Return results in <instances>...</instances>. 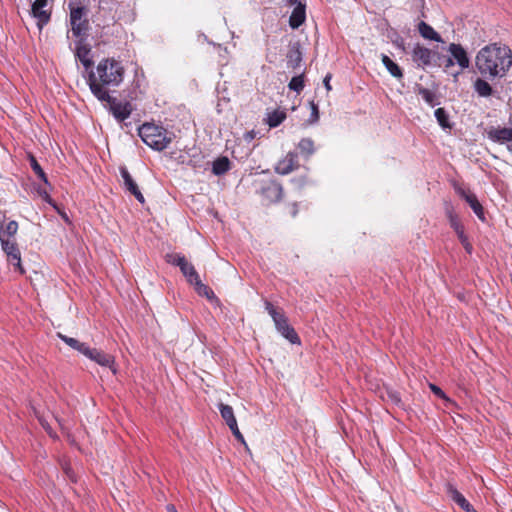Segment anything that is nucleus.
<instances>
[{
	"mask_svg": "<svg viewBox=\"0 0 512 512\" xmlns=\"http://www.w3.org/2000/svg\"><path fill=\"white\" fill-rule=\"evenodd\" d=\"M475 66L482 77L489 80L501 79L512 66V51L504 44H488L477 52Z\"/></svg>",
	"mask_w": 512,
	"mask_h": 512,
	"instance_id": "nucleus-1",
	"label": "nucleus"
},
{
	"mask_svg": "<svg viewBox=\"0 0 512 512\" xmlns=\"http://www.w3.org/2000/svg\"><path fill=\"white\" fill-rule=\"evenodd\" d=\"M125 69L120 61L114 58L101 60L96 71L89 74L88 84L92 94L98 100H109L110 87H118L124 78Z\"/></svg>",
	"mask_w": 512,
	"mask_h": 512,
	"instance_id": "nucleus-2",
	"label": "nucleus"
},
{
	"mask_svg": "<svg viewBox=\"0 0 512 512\" xmlns=\"http://www.w3.org/2000/svg\"><path fill=\"white\" fill-rule=\"evenodd\" d=\"M138 134L146 145L157 151L167 148L173 139V133L150 123L143 124Z\"/></svg>",
	"mask_w": 512,
	"mask_h": 512,
	"instance_id": "nucleus-3",
	"label": "nucleus"
},
{
	"mask_svg": "<svg viewBox=\"0 0 512 512\" xmlns=\"http://www.w3.org/2000/svg\"><path fill=\"white\" fill-rule=\"evenodd\" d=\"M266 310L272 317L277 331L292 344L300 343L294 328L288 323L287 317L281 310L276 309L270 302L265 303Z\"/></svg>",
	"mask_w": 512,
	"mask_h": 512,
	"instance_id": "nucleus-4",
	"label": "nucleus"
},
{
	"mask_svg": "<svg viewBox=\"0 0 512 512\" xmlns=\"http://www.w3.org/2000/svg\"><path fill=\"white\" fill-rule=\"evenodd\" d=\"M69 7L72 33L74 36L82 38L86 35L89 27L86 9L84 7H72L71 4H69Z\"/></svg>",
	"mask_w": 512,
	"mask_h": 512,
	"instance_id": "nucleus-5",
	"label": "nucleus"
},
{
	"mask_svg": "<svg viewBox=\"0 0 512 512\" xmlns=\"http://www.w3.org/2000/svg\"><path fill=\"white\" fill-rule=\"evenodd\" d=\"M1 241V246L3 251L6 253L9 262L18 269L20 273H24V270L21 266V257L19 249L14 242L13 239H3Z\"/></svg>",
	"mask_w": 512,
	"mask_h": 512,
	"instance_id": "nucleus-6",
	"label": "nucleus"
},
{
	"mask_svg": "<svg viewBox=\"0 0 512 512\" xmlns=\"http://www.w3.org/2000/svg\"><path fill=\"white\" fill-rule=\"evenodd\" d=\"M488 138L496 143L505 144L512 152V128H490L487 131Z\"/></svg>",
	"mask_w": 512,
	"mask_h": 512,
	"instance_id": "nucleus-7",
	"label": "nucleus"
},
{
	"mask_svg": "<svg viewBox=\"0 0 512 512\" xmlns=\"http://www.w3.org/2000/svg\"><path fill=\"white\" fill-rule=\"evenodd\" d=\"M101 101L109 103L110 110L118 121H124L130 116L132 112V106L129 102H118L115 98L111 96L109 100Z\"/></svg>",
	"mask_w": 512,
	"mask_h": 512,
	"instance_id": "nucleus-8",
	"label": "nucleus"
},
{
	"mask_svg": "<svg viewBox=\"0 0 512 512\" xmlns=\"http://www.w3.org/2000/svg\"><path fill=\"white\" fill-rule=\"evenodd\" d=\"M448 52L450 53L454 62L458 64V66L462 70L467 69L469 67L470 60L468 54L460 44L451 43L448 47Z\"/></svg>",
	"mask_w": 512,
	"mask_h": 512,
	"instance_id": "nucleus-9",
	"label": "nucleus"
},
{
	"mask_svg": "<svg viewBox=\"0 0 512 512\" xmlns=\"http://www.w3.org/2000/svg\"><path fill=\"white\" fill-rule=\"evenodd\" d=\"M120 174L123 179L126 190L133 194L140 203H144V196L141 193L137 183L133 180L132 176L128 172V170L125 167H121Z\"/></svg>",
	"mask_w": 512,
	"mask_h": 512,
	"instance_id": "nucleus-10",
	"label": "nucleus"
},
{
	"mask_svg": "<svg viewBox=\"0 0 512 512\" xmlns=\"http://www.w3.org/2000/svg\"><path fill=\"white\" fill-rule=\"evenodd\" d=\"M298 167L297 154L294 152H289L282 160H280L276 167L275 171L278 174L286 175L295 170Z\"/></svg>",
	"mask_w": 512,
	"mask_h": 512,
	"instance_id": "nucleus-11",
	"label": "nucleus"
},
{
	"mask_svg": "<svg viewBox=\"0 0 512 512\" xmlns=\"http://www.w3.org/2000/svg\"><path fill=\"white\" fill-rule=\"evenodd\" d=\"M88 359L96 362L102 367H107L112 370L113 373L116 372L114 368V357L110 354H107L103 351L93 348L91 350V355L87 357Z\"/></svg>",
	"mask_w": 512,
	"mask_h": 512,
	"instance_id": "nucleus-12",
	"label": "nucleus"
},
{
	"mask_svg": "<svg viewBox=\"0 0 512 512\" xmlns=\"http://www.w3.org/2000/svg\"><path fill=\"white\" fill-rule=\"evenodd\" d=\"M457 192L459 193V195L461 197H463L466 200V202L469 204V206L474 211V213L477 215V217L480 220L484 221L485 220L484 210H483L482 205L478 201L477 197L473 193L467 192L466 190H464L462 188H458Z\"/></svg>",
	"mask_w": 512,
	"mask_h": 512,
	"instance_id": "nucleus-13",
	"label": "nucleus"
},
{
	"mask_svg": "<svg viewBox=\"0 0 512 512\" xmlns=\"http://www.w3.org/2000/svg\"><path fill=\"white\" fill-rule=\"evenodd\" d=\"M47 1L48 0H35V2L32 4V14L38 20L37 24L39 28H42V26L46 24L50 18V14L47 10H45Z\"/></svg>",
	"mask_w": 512,
	"mask_h": 512,
	"instance_id": "nucleus-14",
	"label": "nucleus"
},
{
	"mask_svg": "<svg viewBox=\"0 0 512 512\" xmlns=\"http://www.w3.org/2000/svg\"><path fill=\"white\" fill-rule=\"evenodd\" d=\"M412 58L418 66H428L431 64L433 53L430 49L417 45L413 49Z\"/></svg>",
	"mask_w": 512,
	"mask_h": 512,
	"instance_id": "nucleus-15",
	"label": "nucleus"
},
{
	"mask_svg": "<svg viewBox=\"0 0 512 512\" xmlns=\"http://www.w3.org/2000/svg\"><path fill=\"white\" fill-rule=\"evenodd\" d=\"M263 195L270 202H277L282 199L283 187L280 183L271 181L265 188H263Z\"/></svg>",
	"mask_w": 512,
	"mask_h": 512,
	"instance_id": "nucleus-16",
	"label": "nucleus"
},
{
	"mask_svg": "<svg viewBox=\"0 0 512 512\" xmlns=\"http://www.w3.org/2000/svg\"><path fill=\"white\" fill-rule=\"evenodd\" d=\"M305 21V6L301 3H298V5L295 6L290 19L289 24L292 28H298L303 24Z\"/></svg>",
	"mask_w": 512,
	"mask_h": 512,
	"instance_id": "nucleus-17",
	"label": "nucleus"
},
{
	"mask_svg": "<svg viewBox=\"0 0 512 512\" xmlns=\"http://www.w3.org/2000/svg\"><path fill=\"white\" fill-rule=\"evenodd\" d=\"M90 48L82 43V39L79 41L76 47V58L86 67L89 68L92 65V61L89 57Z\"/></svg>",
	"mask_w": 512,
	"mask_h": 512,
	"instance_id": "nucleus-18",
	"label": "nucleus"
},
{
	"mask_svg": "<svg viewBox=\"0 0 512 512\" xmlns=\"http://www.w3.org/2000/svg\"><path fill=\"white\" fill-rule=\"evenodd\" d=\"M381 61L387 71L395 78L401 79L403 77L402 69L392 61L386 54H381Z\"/></svg>",
	"mask_w": 512,
	"mask_h": 512,
	"instance_id": "nucleus-19",
	"label": "nucleus"
},
{
	"mask_svg": "<svg viewBox=\"0 0 512 512\" xmlns=\"http://www.w3.org/2000/svg\"><path fill=\"white\" fill-rule=\"evenodd\" d=\"M418 30L423 38L442 42L440 35L427 23L423 21L420 22L418 25Z\"/></svg>",
	"mask_w": 512,
	"mask_h": 512,
	"instance_id": "nucleus-20",
	"label": "nucleus"
},
{
	"mask_svg": "<svg viewBox=\"0 0 512 512\" xmlns=\"http://www.w3.org/2000/svg\"><path fill=\"white\" fill-rule=\"evenodd\" d=\"M488 79L482 77L477 78L474 82V89L479 96L488 97L492 94V87L487 81Z\"/></svg>",
	"mask_w": 512,
	"mask_h": 512,
	"instance_id": "nucleus-21",
	"label": "nucleus"
},
{
	"mask_svg": "<svg viewBox=\"0 0 512 512\" xmlns=\"http://www.w3.org/2000/svg\"><path fill=\"white\" fill-rule=\"evenodd\" d=\"M18 230V223L10 221L6 225L0 226V240L13 239Z\"/></svg>",
	"mask_w": 512,
	"mask_h": 512,
	"instance_id": "nucleus-22",
	"label": "nucleus"
},
{
	"mask_svg": "<svg viewBox=\"0 0 512 512\" xmlns=\"http://www.w3.org/2000/svg\"><path fill=\"white\" fill-rule=\"evenodd\" d=\"M451 226L453 227V229L457 233V235H458L461 243L463 244L465 250L468 253H471L472 252V245L469 243L466 235L464 234L463 227L460 225V223L458 221H456L453 218L451 219Z\"/></svg>",
	"mask_w": 512,
	"mask_h": 512,
	"instance_id": "nucleus-23",
	"label": "nucleus"
},
{
	"mask_svg": "<svg viewBox=\"0 0 512 512\" xmlns=\"http://www.w3.org/2000/svg\"><path fill=\"white\" fill-rule=\"evenodd\" d=\"M219 410H220L222 418L225 420L228 427L234 426L237 423L236 418L234 416L233 409L231 406L221 403L219 405Z\"/></svg>",
	"mask_w": 512,
	"mask_h": 512,
	"instance_id": "nucleus-24",
	"label": "nucleus"
},
{
	"mask_svg": "<svg viewBox=\"0 0 512 512\" xmlns=\"http://www.w3.org/2000/svg\"><path fill=\"white\" fill-rule=\"evenodd\" d=\"M230 169V161L227 157H220L213 162L212 171L215 175H222Z\"/></svg>",
	"mask_w": 512,
	"mask_h": 512,
	"instance_id": "nucleus-25",
	"label": "nucleus"
},
{
	"mask_svg": "<svg viewBox=\"0 0 512 512\" xmlns=\"http://www.w3.org/2000/svg\"><path fill=\"white\" fill-rule=\"evenodd\" d=\"M182 274L187 278L189 283H193V281L199 277L197 271L194 266L185 259L183 264L179 266Z\"/></svg>",
	"mask_w": 512,
	"mask_h": 512,
	"instance_id": "nucleus-26",
	"label": "nucleus"
},
{
	"mask_svg": "<svg viewBox=\"0 0 512 512\" xmlns=\"http://www.w3.org/2000/svg\"><path fill=\"white\" fill-rule=\"evenodd\" d=\"M418 94L422 97V99L430 106L434 107L439 104L437 96L434 92L430 91L427 88L419 87Z\"/></svg>",
	"mask_w": 512,
	"mask_h": 512,
	"instance_id": "nucleus-27",
	"label": "nucleus"
},
{
	"mask_svg": "<svg viewBox=\"0 0 512 512\" xmlns=\"http://www.w3.org/2000/svg\"><path fill=\"white\" fill-rule=\"evenodd\" d=\"M192 284L195 286V289L199 295L205 296L209 299L214 296L213 291L207 285L202 283L199 277L196 278Z\"/></svg>",
	"mask_w": 512,
	"mask_h": 512,
	"instance_id": "nucleus-28",
	"label": "nucleus"
},
{
	"mask_svg": "<svg viewBox=\"0 0 512 512\" xmlns=\"http://www.w3.org/2000/svg\"><path fill=\"white\" fill-rule=\"evenodd\" d=\"M286 118V113L283 111H273L268 115V124L270 127H277Z\"/></svg>",
	"mask_w": 512,
	"mask_h": 512,
	"instance_id": "nucleus-29",
	"label": "nucleus"
},
{
	"mask_svg": "<svg viewBox=\"0 0 512 512\" xmlns=\"http://www.w3.org/2000/svg\"><path fill=\"white\" fill-rule=\"evenodd\" d=\"M298 148L300 149L302 154H306L307 156H310L314 153V142L310 138H303L299 144Z\"/></svg>",
	"mask_w": 512,
	"mask_h": 512,
	"instance_id": "nucleus-30",
	"label": "nucleus"
},
{
	"mask_svg": "<svg viewBox=\"0 0 512 512\" xmlns=\"http://www.w3.org/2000/svg\"><path fill=\"white\" fill-rule=\"evenodd\" d=\"M287 57H288V62H287L288 66L292 67V68H296L302 60V55H301V52L299 51V49L290 50Z\"/></svg>",
	"mask_w": 512,
	"mask_h": 512,
	"instance_id": "nucleus-31",
	"label": "nucleus"
},
{
	"mask_svg": "<svg viewBox=\"0 0 512 512\" xmlns=\"http://www.w3.org/2000/svg\"><path fill=\"white\" fill-rule=\"evenodd\" d=\"M435 117L441 127H443V128L450 127L448 115L443 108H438L435 110Z\"/></svg>",
	"mask_w": 512,
	"mask_h": 512,
	"instance_id": "nucleus-32",
	"label": "nucleus"
},
{
	"mask_svg": "<svg viewBox=\"0 0 512 512\" xmlns=\"http://www.w3.org/2000/svg\"><path fill=\"white\" fill-rule=\"evenodd\" d=\"M289 88L293 91H296V92H300L303 90L304 88V79H303V75H298V76H294L290 83H289Z\"/></svg>",
	"mask_w": 512,
	"mask_h": 512,
	"instance_id": "nucleus-33",
	"label": "nucleus"
},
{
	"mask_svg": "<svg viewBox=\"0 0 512 512\" xmlns=\"http://www.w3.org/2000/svg\"><path fill=\"white\" fill-rule=\"evenodd\" d=\"M448 494L449 496L451 497V499L457 503L459 506H461L462 504H464V502H466L467 500L465 499V497L457 490L455 489L454 487L452 486H449L448 487Z\"/></svg>",
	"mask_w": 512,
	"mask_h": 512,
	"instance_id": "nucleus-34",
	"label": "nucleus"
},
{
	"mask_svg": "<svg viewBox=\"0 0 512 512\" xmlns=\"http://www.w3.org/2000/svg\"><path fill=\"white\" fill-rule=\"evenodd\" d=\"M31 167L33 169V171L37 174V176L44 181V183H48L47 181V177H46V174L44 173L43 169L41 168V166L38 164V162L36 161V159L34 157H31Z\"/></svg>",
	"mask_w": 512,
	"mask_h": 512,
	"instance_id": "nucleus-35",
	"label": "nucleus"
},
{
	"mask_svg": "<svg viewBox=\"0 0 512 512\" xmlns=\"http://www.w3.org/2000/svg\"><path fill=\"white\" fill-rule=\"evenodd\" d=\"M230 430L232 431L233 435L236 437L237 440H239L245 447V450L248 452V453H251L250 451V448L248 447L243 435L241 434V432L239 431V428H238V425L237 423L234 425V426H230L229 427Z\"/></svg>",
	"mask_w": 512,
	"mask_h": 512,
	"instance_id": "nucleus-36",
	"label": "nucleus"
},
{
	"mask_svg": "<svg viewBox=\"0 0 512 512\" xmlns=\"http://www.w3.org/2000/svg\"><path fill=\"white\" fill-rule=\"evenodd\" d=\"M167 258V262L172 264V265H175V266H180L181 264H183V262L185 261V257L180 255V254H168L166 256Z\"/></svg>",
	"mask_w": 512,
	"mask_h": 512,
	"instance_id": "nucleus-37",
	"label": "nucleus"
},
{
	"mask_svg": "<svg viewBox=\"0 0 512 512\" xmlns=\"http://www.w3.org/2000/svg\"><path fill=\"white\" fill-rule=\"evenodd\" d=\"M57 336L72 349H74L79 343V341L77 339L68 337L62 333H58Z\"/></svg>",
	"mask_w": 512,
	"mask_h": 512,
	"instance_id": "nucleus-38",
	"label": "nucleus"
},
{
	"mask_svg": "<svg viewBox=\"0 0 512 512\" xmlns=\"http://www.w3.org/2000/svg\"><path fill=\"white\" fill-rule=\"evenodd\" d=\"M93 348H90L85 343H82L79 341L78 345L74 348V350H77L79 353L83 354L85 357H88L91 355V350Z\"/></svg>",
	"mask_w": 512,
	"mask_h": 512,
	"instance_id": "nucleus-39",
	"label": "nucleus"
},
{
	"mask_svg": "<svg viewBox=\"0 0 512 512\" xmlns=\"http://www.w3.org/2000/svg\"><path fill=\"white\" fill-rule=\"evenodd\" d=\"M310 105H311V116H310L309 122L315 123L319 119L318 106L314 102H311Z\"/></svg>",
	"mask_w": 512,
	"mask_h": 512,
	"instance_id": "nucleus-40",
	"label": "nucleus"
},
{
	"mask_svg": "<svg viewBox=\"0 0 512 512\" xmlns=\"http://www.w3.org/2000/svg\"><path fill=\"white\" fill-rule=\"evenodd\" d=\"M386 393H387L388 399L392 403H395V404H399L400 403V395H399V393L397 391L387 390Z\"/></svg>",
	"mask_w": 512,
	"mask_h": 512,
	"instance_id": "nucleus-41",
	"label": "nucleus"
},
{
	"mask_svg": "<svg viewBox=\"0 0 512 512\" xmlns=\"http://www.w3.org/2000/svg\"><path fill=\"white\" fill-rule=\"evenodd\" d=\"M38 419H39V422L42 425V427L49 433V435L52 437H55V435L53 434V432L50 428L49 423L42 416H39Z\"/></svg>",
	"mask_w": 512,
	"mask_h": 512,
	"instance_id": "nucleus-42",
	"label": "nucleus"
},
{
	"mask_svg": "<svg viewBox=\"0 0 512 512\" xmlns=\"http://www.w3.org/2000/svg\"><path fill=\"white\" fill-rule=\"evenodd\" d=\"M430 389L436 396L447 400L446 395L438 386H436L434 384H430Z\"/></svg>",
	"mask_w": 512,
	"mask_h": 512,
	"instance_id": "nucleus-43",
	"label": "nucleus"
},
{
	"mask_svg": "<svg viewBox=\"0 0 512 512\" xmlns=\"http://www.w3.org/2000/svg\"><path fill=\"white\" fill-rule=\"evenodd\" d=\"M330 80H331V75L330 74H327L324 78V86L326 88L327 91H330L331 90V85H330Z\"/></svg>",
	"mask_w": 512,
	"mask_h": 512,
	"instance_id": "nucleus-44",
	"label": "nucleus"
},
{
	"mask_svg": "<svg viewBox=\"0 0 512 512\" xmlns=\"http://www.w3.org/2000/svg\"><path fill=\"white\" fill-rule=\"evenodd\" d=\"M460 507L463 510H465L466 512L473 511V507H472V505H470V503L468 501L464 502V504H462Z\"/></svg>",
	"mask_w": 512,
	"mask_h": 512,
	"instance_id": "nucleus-45",
	"label": "nucleus"
},
{
	"mask_svg": "<svg viewBox=\"0 0 512 512\" xmlns=\"http://www.w3.org/2000/svg\"><path fill=\"white\" fill-rule=\"evenodd\" d=\"M460 507L463 510H465L466 512L473 511V507H472V505H470V503L468 501L464 502V504H462Z\"/></svg>",
	"mask_w": 512,
	"mask_h": 512,
	"instance_id": "nucleus-46",
	"label": "nucleus"
},
{
	"mask_svg": "<svg viewBox=\"0 0 512 512\" xmlns=\"http://www.w3.org/2000/svg\"><path fill=\"white\" fill-rule=\"evenodd\" d=\"M455 64L454 60L452 57H449L447 60H446V64H445V68H450L452 67L453 65Z\"/></svg>",
	"mask_w": 512,
	"mask_h": 512,
	"instance_id": "nucleus-47",
	"label": "nucleus"
},
{
	"mask_svg": "<svg viewBox=\"0 0 512 512\" xmlns=\"http://www.w3.org/2000/svg\"><path fill=\"white\" fill-rule=\"evenodd\" d=\"M64 471H65V473L67 474V476H68L70 479H73L72 471H71L70 467L65 466V467H64Z\"/></svg>",
	"mask_w": 512,
	"mask_h": 512,
	"instance_id": "nucleus-48",
	"label": "nucleus"
},
{
	"mask_svg": "<svg viewBox=\"0 0 512 512\" xmlns=\"http://www.w3.org/2000/svg\"><path fill=\"white\" fill-rule=\"evenodd\" d=\"M291 5H298L299 0H288Z\"/></svg>",
	"mask_w": 512,
	"mask_h": 512,
	"instance_id": "nucleus-49",
	"label": "nucleus"
},
{
	"mask_svg": "<svg viewBox=\"0 0 512 512\" xmlns=\"http://www.w3.org/2000/svg\"><path fill=\"white\" fill-rule=\"evenodd\" d=\"M168 511H169V512H177V511L175 510L174 506H172V505H171V506H168Z\"/></svg>",
	"mask_w": 512,
	"mask_h": 512,
	"instance_id": "nucleus-50",
	"label": "nucleus"
},
{
	"mask_svg": "<svg viewBox=\"0 0 512 512\" xmlns=\"http://www.w3.org/2000/svg\"><path fill=\"white\" fill-rule=\"evenodd\" d=\"M42 197H43L44 199H46V200L49 198V196H48V194H47L46 192H44V193L42 194Z\"/></svg>",
	"mask_w": 512,
	"mask_h": 512,
	"instance_id": "nucleus-51",
	"label": "nucleus"
},
{
	"mask_svg": "<svg viewBox=\"0 0 512 512\" xmlns=\"http://www.w3.org/2000/svg\"><path fill=\"white\" fill-rule=\"evenodd\" d=\"M55 419L59 423V425L62 427V422L58 418H55Z\"/></svg>",
	"mask_w": 512,
	"mask_h": 512,
	"instance_id": "nucleus-52",
	"label": "nucleus"
}]
</instances>
